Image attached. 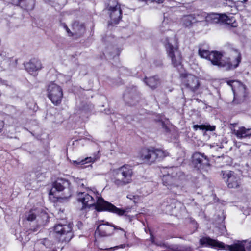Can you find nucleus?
Returning <instances> with one entry per match:
<instances>
[{
    "label": "nucleus",
    "mask_w": 251,
    "mask_h": 251,
    "mask_svg": "<svg viewBox=\"0 0 251 251\" xmlns=\"http://www.w3.org/2000/svg\"><path fill=\"white\" fill-rule=\"evenodd\" d=\"M94 108L93 105L91 103H85L80 107L82 112L88 113L91 111Z\"/></svg>",
    "instance_id": "29"
},
{
    "label": "nucleus",
    "mask_w": 251,
    "mask_h": 251,
    "mask_svg": "<svg viewBox=\"0 0 251 251\" xmlns=\"http://www.w3.org/2000/svg\"><path fill=\"white\" fill-rule=\"evenodd\" d=\"M173 41L174 42L175 39L167 38L165 39L163 43L172 65L174 67H176L181 64L182 57L181 52L178 50V45H173Z\"/></svg>",
    "instance_id": "6"
},
{
    "label": "nucleus",
    "mask_w": 251,
    "mask_h": 251,
    "mask_svg": "<svg viewBox=\"0 0 251 251\" xmlns=\"http://www.w3.org/2000/svg\"><path fill=\"white\" fill-rule=\"evenodd\" d=\"M150 238H151V242L152 243H154V238H153V237L151 236Z\"/></svg>",
    "instance_id": "41"
},
{
    "label": "nucleus",
    "mask_w": 251,
    "mask_h": 251,
    "mask_svg": "<svg viewBox=\"0 0 251 251\" xmlns=\"http://www.w3.org/2000/svg\"><path fill=\"white\" fill-rule=\"evenodd\" d=\"M193 127L195 130H197L199 129L201 130L214 131L215 129V126H211L210 125H195L193 126Z\"/></svg>",
    "instance_id": "27"
},
{
    "label": "nucleus",
    "mask_w": 251,
    "mask_h": 251,
    "mask_svg": "<svg viewBox=\"0 0 251 251\" xmlns=\"http://www.w3.org/2000/svg\"><path fill=\"white\" fill-rule=\"evenodd\" d=\"M78 185L80 188H83L85 186L84 181L83 180H79V181L78 182Z\"/></svg>",
    "instance_id": "36"
},
{
    "label": "nucleus",
    "mask_w": 251,
    "mask_h": 251,
    "mask_svg": "<svg viewBox=\"0 0 251 251\" xmlns=\"http://www.w3.org/2000/svg\"><path fill=\"white\" fill-rule=\"evenodd\" d=\"M107 9L111 19V23L118 24L122 18V10L118 1L116 0H110Z\"/></svg>",
    "instance_id": "10"
},
{
    "label": "nucleus",
    "mask_w": 251,
    "mask_h": 251,
    "mask_svg": "<svg viewBox=\"0 0 251 251\" xmlns=\"http://www.w3.org/2000/svg\"><path fill=\"white\" fill-rule=\"evenodd\" d=\"M125 246H126V245L125 244H122L120 246H117L114 247V249H117V248H125Z\"/></svg>",
    "instance_id": "40"
},
{
    "label": "nucleus",
    "mask_w": 251,
    "mask_h": 251,
    "mask_svg": "<svg viewBox=\"0 0 251 251\" xmlns=\"http://www.w3.org/2000/svg\"><path fill=\"white\" fill-rule=\"evenodd\" d=\"M124 99L126 102L131 106H134L139 103L140 100L139 93L135 89H131L127 93L124 95Z\"/></svg>",
    "instance_id": "18"
},
{
    "label": "nucleus",
    "mask_w": 251,
    "mask_h": 251,
    "mask_svg": "<svg viewBox=\"0 0 251 251\" xmlns=\"http://www.w3.org/2000/svg\"><path fill=\"white\" fill-rule=\"evenodd\" d=\"M204 20L207 22L212 23H222V14L216 13L207 14L205 12H201L200 21H202Z\"/></svg>",
    "instance_id": "19"
},
{
    "label": "nucleus",
    "mask_w": 251,
    "mask_h": 251,
    "mask_svg": "<svg viewBox=\"0 0 251 251\" xmlns=\"http://www.w3.org/2000/svg\"><path fill=\"white\" fill-rule=\"evenodd\" d=\"M77 200L82 203L83 206L80 210L84 213L88 208L95 206L97 211H108L116 213L119 216L124 215L126 211L116 207L115 206L105 201L102 197H97L96 201L93 197L89 193L85 192H78L77 195Z\"/></svg>",
    "instance_id": "1"
},
{
    "label": "nucleus",
    "mask_w": 251,
    "mask_h": 251,
    "mask_svg": "<svg viewBox=\"0 0 251 251\" xmlns=\"http://www.w3.org/2000/svg\"><path fill=\"white\" fill-rule=\"evenodd\" d=\"M97 158L98 157L95 155L93 157H88L83 159H78L77 160L73 161V164L75 166L79 167V166H83L88 163L94 162L97 159Z\"/></svg>",
    "instance_id": "25"
},
{
    "label": "nucleus",
    "mask_w": 251,
    "mask_h": 251,
    "mask_svg": "<svg viewBox=\"0 0 251 251\" xmlns=\"http://www.w3.org/2000/svg\"><path fill=\"white\" fill-rule=\"evenodd\" d=\"M170 204H167L166 203H164L163 204V207L164 208V210L166 213L168 214H171L173 209L175 207V200H169Z\"/></svg>",
    "instance_id": "28"
},
{
    "label": "nucleus",
    "mask_w": 251,
    "mask_h": 251,
    "mask_svg": "<svg viewBox=\"0 0 251 251\" xmlns=\"http://www.w3.org/2000/svg\"><path fill=\"white\" fill-rule=\"evenodd\" d=\"M168 155V152L160 149L145 148L141 151L140 158L144 162L151 164L161 160Z\"/></svg>",
    "instance_id": "5"
},
{
    "label": "nucleus",
    "mask_w": 251,
    "mask_h": 251,
    "mask_svg": "<svg viewBox=\"0 0 251 251\" xmlns=\"http://www.w3.org/2000/svg\"><path fill=\"white\" fill-rule=\"evenodd\" d=\"M144 81L151 89L156 88L160 84V80L156 76L146 77Z\"/></svg>",
    "instance_id": "23"
},
{
    "label": "nucleus",
    "mask_w": 251,
    "mask_h": 251,
    "mask_svg": "<svg viewBox=\"0 0 251 251\" xmlns=\"http://www.w3.org/2000/svg\"><path fill=\"white\" fill-rule=\"evenodd\" d=\"M241 60V55L237 50L234 51V54L230 57L224 59H220L218 61L217 66L223 68L226 70H232L236 68Z\"/></svg>",
    "instance_id": "8"
},
{
    "label": "nucleus",
    "mask_w": 251,
    "mask_h": 251,
    "mask_svg": "<svg viewBox=\"0 0 251 251\" xmlns=\"http://www.w3.org/2000/svg\"><path fill=\"white\" fill-rule=\"evenodd\" d=\"M235 81H228L227 84L232 87V90L234 94V100L233 102L235 103H240L243 102L246 97V87L243 84L236 82L237 86L232 85V83Z\"/></svg>",
    "instance_id": "11"
},
{
    "label": "nucleus",
    "mask_w": 251,
    "mask_h": 251,
    "mask_svg": "<svg viewBox=\"0 0 251 251\" xmlns=\"http://www.w3.org/2000/svg\"><path fill=\"white\" fill-rule=\"evenodd\" d=\"M22 0H13L12 3L15 5H19Z\"/></svg>",
    "instance_id": "37"
},
{
    "label": "nucleus",
    "mask_w": 251,
    "mask_h": 251,
    "mask_svg": "<svg viewBox=\"0 0 251 251\" xmlns=\"http://www.w3.org/2000/svg\"><path fill=\"white\" fill-rule=\"evenodd\" d=\"M61 26L66 30L68 36L70 37L73 36V32H72L70 29L68 27L67 25L65 23H62Z\"/></svg>",
    "instance_id": "32"
},
{
    "label": "nucleus",
    "mask_w": 251,
    "mask_h": 251,
    "mask_svg": "<svg viewBox=\"0 0 251 251\" xmlns=\"http://www.w3.org/2000/svg\"><path fill=\"white\" fill-rule=\"evenodd\" d=\"M201 245H205L214 248H219L230 251H246L245 249L251 250V240L246 244V240L237 241L231 245H225L222 242L212 239L209 237H203L200 240Z\"/></svg>",
    "instance_id": "2"
},
{
    "label": "nucleus",
    "mask_w": 251,
    "mask_h": 251,
    "mask_svg": "<svg viewBox=\"0 0 251 251\" xmlns=\"http://www.w3.org/2000/svg\"><path fill=\"white\" fill-rule=\"evenodd\" d=\"M224 178H227L226 183L230 188H237L240 184V179L232 171H228L223 174Z\"/></svg>",
    "instance_id": "17"
},
{
    "label": "nucleus",
    "mask_w": 251,
    "mask_h": 251,
    "mask_svg": "<svg viewBox=\"0 0 251 251\" xmlns=\"http://www.w3.org/2000/svg\"><path fill=\"white\" fill-rule=\"evenodd\" d=\"M33 232H36L37 231L36 229L34 228V229H30Z\"/></svg>",
    "instance_id": "42"
},
{
    "label": "nucleus",
    "mask_w": 251,
    "mask_h": 251,
    "mask_svg": "<svg viewBox=\"0 0 251 251\" xmlns=\"http://www.w3.org/2000/svg\"><path fill=\"white\" fill-rule=\"evenodd\" d=\"M133 171L132 167L125 164L114 171L113 183L118 187L126 185L132 182Z\"/></svg>",
    "instance_id": "4"
},
{
    "label": "nucleus",
    "mask_w": 251,
    "mask_h": 251,
    "mask_svg": "<svg viewBox=\"0 0 251 251\" xmlns=\"http://www.w3.org/2000/svg\"><path fill=\"white\" fill-rule=\"evenodd\" d=\"M73 36H81L85 31V28L83 24H80L77 22H74L72 25Z\"/></svg>",
    "instance_id": "22"
},
{
    "label": "nucleus",
    "mask_w": 251,
    "mask_h": 251,
    "mask_svg": "<svg viewBox=\"0 0 251 251\" xmlns=\"http://www.w3.org/2000/svg\"><path fill=\"white\" fill-rule=\"evenodd\" d=\"M139 1H144L145 2H156L158 3H163L164 0H139Z\"/></svg>",
    "instance_id": "33"
},
{
    "label": "nucleus",
    "mask_w": 251,
    "mask_h": 251,
    "mask_svg": "<svg viewBox=\"0 0 251 251\" xmlns=\"http://www.w3.org/2000/svg\"><path fill=\"white\" fill-rule=\"evenodd\" d=\"M127 198L128 199H129L130 200H133V201L134 203L136 202V200L138 198L137 196L132 195H129L127 196Z\"/></svg>",
    "instance_id": "35"
},
{
    "label": "nucleus",
    "mask_w": 251,
    "mask_h": 251,
    "mask_svg": "<svg viewBox=\"0 0 251 251\" xmlns=\"http://www.w3.org/2000/svg\"><path fill=\"white\" fill-rule=\"evenodd\" d=\"M115 229H119L124 232V236L126 237V233L120 227L106 222L105 224H101L99 225L95 231V234L100 236L105 237L110 236L113 233Z\"/></svg>",
    "instance_id": "12"
},
{
    "label": "nucleus",
    "mask_w": 251,
    "mask_h": 251,
    "mask_svg": "<svg viewBox=\"0 0 251 251\" xmlns=\"http://www.w3.org/2000/svg\"><path fill=\"white\" fill-rule=\"evenodd\" d=\"M54 230L62 243H68L73 237L72 227L70 224H57L54 226Z\"/></svg>",
    "instance_id": "7"
},
{
    "label": "nucleus",
    "mask_w": 251,
    "mask_h": 251,
    "mask_svg": "<svg viewBox=\"0 0 251 251\" xmlns=\"http://www.w3.org/2000/svg\"><path fill=\"white\" fill-rule=\"evenodd\" d=\"M233 133L238 139H242L251 136V128H246L245 127L242 126L237 130L234 129Z\"/></svg>",
    "instance_id": "21"
},
{
    "label": "nucleus",
    "mask_w": 251,
    "mask_h": 251,
    "mask_svg": "<svg viewBox=\"0 0 251 251\" xmlns=\"http://www.w3.org/2000/svg\"><path fill=\"white\" fill-rule=\"evenodd\" d=\"M47 91L49 98L54 104L57 105L61 103L63 92L60 86L51 82L48 86Z\"/></svg>",
    "instance_id": "9"
},
{
    "label": "nucleus",
    "mask_w": 251,
    "mask_h": 251,
    "mask_svg": "<svg viewBox=\"0 0 251 251\" xmlns=\"http://www.w3.org/2000/svg\"><path fill=\"white\" fill-rule=\"evenodd\" d=\"M222 23L231 25L232 27H236L237 23L233 16L228 17L226 14H222Z\"/></svg>",
    "instance_id": "26"
},
{
    "label": "nucleus",
    "mask_w": 251,
    "mask_h": 251,
    "mask_svg": "<svg viewBox=\"0 0 251 251\" xmlns=\"http://www.w3.org/2000/svg\"><path fill=\"white\" fill-rule=\"evenodd\" d=\"M192 163L199 170L204 169L210 165L207 157L204 154L195 152L192 156Z\"/></svg>",
    "instance_id": "15"
},
{
    "label": "nucleus",
    "mask_w": 251,
    "mask_h": 251,
    "mask_svg": "<svg viewBox=\"0 0 251 251\" xmlns=\"http://www.w3.org/2000/svg\"><path fill=\"white\" fill-rule=\"evenodd\" d=\"M69 182L64 179L59 178L54 183L53 188L50 190L49 194L53 195L55 191L56 190L58 192L62 191L64 190L68 192L67 195H64L65 198L69 197L71 195V192L70 190Z\"/></svg>",
    "instance_id": "14"
},
{
    "label": "nucleus",
    "mask_w": 251,
    "mask_h": 251,
    "mask_svg": "<svg viewBox=\"0 0 251 251\" xmlns=\"http://www.w3.org/2000/svg\"><path fill=\"white\" fill-rule=\"evenodd\" d=\"M199 55L201 57L208 59L210 61L213 65L217 66L218 60L222 58L223 55L218 51L209 52V50L200 48L198 51Z\"/></svg>",
    "instance_id": "13"
},
{
    "label": "nucleus",
    "mask_w": 251,
    "mask_h": 251,
    "mask_svg": "<svg viewBox=\"0 0 251 251\" xmlns=\"http://www.w3.org/2000/svg\"><path fill=\"white\" fill-rule=\"evenodd\" d=\"M248 1V0H242V2L243 3H245Z\"/></svg>",
    "instance_id": "43"
},
{
    "label": "nucleus",
    "mask_w": 251,
    "mask_h": 251,
    "mask_svg": "<svg viewBox=\"0 0 251 251\" xmlns=\"http://www.w3.org/2000/svg\"><path fill=\"white\" fill-rule=\"evenodd\" d=\"M181 81L183 86L193 92L197 90L200 86L198 78L191 74L182 76Z\"/></svg>",
    "instance_id": "16"
},
{
    "label": "nucleus",
    "mask_w": 251,
    "mask_h": 251,
    "mask_svg": "<svg viewBox=\"0 0 251 251\" xmlns=\"http://www.w3.org/2000/svg\"><path fill=\"white\" fill-rule=\"evenodd\" d=\"M195 21H200V19H196L192 15L184 16L181 20V24L185 27H188L192 25Z\"/></svg>",
    "instance_id": "24"
},
{
    "label": "nucleus",
    "mask_w": 251,
    "mask_h": 251,
    "mask_svg": "<svg viewBox=\"0 0 251 251\" xmlns=\"http://www.w3.org/2000/svg\"><path fill=\"white\" fill-rule=\"evenodd\" d=\"M161 125L162 126V127L165 130V131H168V128L167 126L165 125L164 122H161Z\"/></svg>",
    "instance_id": "39"
},
{
    "label": "nucleus",
    "mask_w": 251,
    "mask_h": 251,
    "mask_svg": "<svg viewBox=\"0 0 251 251\" xmlns=\"http://www.w3.org/2000/svg\"><path fill=\"white\" fill-rule=\"evenodd\" d=\"M4 126V122L3 121L0 120V133L1 132Z\"/></svg>",
    "instance_id": "38"
},
{
    "label": "nucleus",
    "mask_w": 251,
    "mask_h": 251,
    "mask_svg": "<svg viewBox=\"0 0 251 251\" xmlns=\"http://www.w3.org/2000/svg\"><path fill=\"white\" fill-rule=\"evenodd\" d=\"M168 19H164L160 25V30L162 32H164L165 31L168 30L169 29V25L168 24Z\"/></svg>",
    "instance_id": "30"
},
{
    "label": "nucleus",
    "mask_w": 251,
    "mask_h": 251,
    "mask_svg": "<svg viewBox=\"0 0 251 251\" xmlns=\"http://www.w3.org/2000/svg\"><path fill=\"white\" fill-rule=\"evenodd\" d=\"M164 172H166L167 174L163 175L162 182L168 189L172 190L181 184L184 175L178 168L171 167L167 168Z\"/></svg>",
    "instance_id": "3"
},
{
    "label": "nucleus",
    "mask_w": 251,
    "mask_h": 251,
    "mask_svg": "<svg viewBox=\"0 0 251 251\" xmlns=\"http://www.w3.org/2000/svg\"><path fill=\"white\" fill-rule=\"evenodd\" d=\"M224 3L226 6H228L231 7L235 6V2L232 0H229L227 2H224Z\"/></svg>",
    "instance_id": "34"
},
{
    "label": "nucleus",
    "mask_w": 251,
    "mask_h": 251,
    "mask_svg": "<svg viewBox=\"0 0 251 251\" xmlns=\"http://www.w3.org/2000/svg\"><path fill=\"white\" fill-rule=\"evenodd\" d=\"M36 215L34 210H30L27 216V219L29 221H32L35 219Z\"/></svg>",
    "instance_id": "31"
},
{
    "label": "nucleus",
    "mask_w": 251,
    "mask_h": 251,
    "mask_svg": "<svg viewBox=\"0 0 251 251\" xmlns=\"http://www.w3.org/2000/svg\"><path fill=\"white\" fill-rule=\"evenodd\" d=\"M26 70L29 73L35 72L42 68V64L39 60L32 59L25 65Z\"/></svg>",
    "instance_id": "20"
}]
</instances>
